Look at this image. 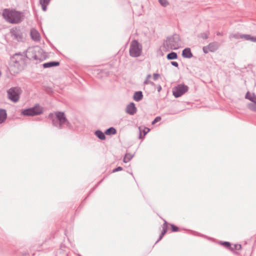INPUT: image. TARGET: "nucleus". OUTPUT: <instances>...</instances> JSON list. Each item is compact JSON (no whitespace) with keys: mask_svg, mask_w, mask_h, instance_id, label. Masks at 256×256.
Returning <instances> with one entry per match:
<instances>
[{"mask_svg":"<svg viewBox=\"0 0 256 256\" xmlns=\"http://www.w3.org/2000/svg\"><path fill=\"white\" fill-rule=\"evenodd\" d=\"M116 133V130L114 127H110L106 130L105 134L106 135H112Z\"/></svg>","mask_w":256,"mask_h":256,"instance_id":"412c9836","label":"nucleus"},{"mask_svg":"<svg viewBox=\"0 0 256 256\" xmlns=\"http://www.w3.org/2000/svg\"><path fill=\"white\" fill-rule=\"evenodd\" d=\"M151 78V74H148L146 78V80L144 82V84H150L152 85H154V83L151 81L148 80V79Z\"/></svg>","mask_w":256,"mask_h":256,"instance_id":"bb28decb","label":"nucleus"},{"mask_svg":"<svg viewBox=\"0 0 256 256\" xmlns=\"http://www.w3.org/2000/svg\"><path fill=\"white\" fill-rule=\"evenodd\" d=\"M162 90V87L160 85L158 86V92H160Z\"/></svg>","mask_w":256,"mask_h":256,"instance_id":"79ce46f5","label":"nucleus"},{"mask_svg":"<svg viewBox=\"0 0 256 256\" xmlns=\"http://www.w3.org/2000/svg\"><path fill=\"white\" fill-rule=\"evenodd\" d=\"M51 0H40V4L42 6L43 11L45 12L47 10V6L50 4Z\"/></svg>","mask_w":256,"mask_h":256,"instance_id":"a211bd4d","label":"nucleus"},{"mask_svg":"<svg viewBox=\"0 0 256 256\" xmlns=\"http://www.w3.org/2000/svg\"><path fill=\"white\" fill-rule=\"evenodd\" d=\"M172 228V230L174 232H178V228L174 226L173 224H170Z\"/></svg>","mask_w":256,"mask_h":256,"instance_id":"473e14b6","label":"nucleus"},{"mask_svg":"<svg viewBox=\"0 0 256 256\" xmlns=\"http://www.w3.org/2000/svg\"><path fill=\"white\" fill-rule=\"evenodd\" d=\"M219 48V44L217 42H212L210 43L208 46H204L202 48L204 54H208L209 52H214Z\"/></svg>","mask_w":256,"mask_h":256,"instance_id":"9d476101","label":"nucleus"},{"mask_svg":"<svg viewBox=\"0 0 256 256\" xmlns=\"http://www.w3.org/2000/svg\"><path fill=\"white\" fill-rule=\"evenodd\" d=\"M217 35L218 36H222V34L220 33V32H217Z\"/></svg>","mask_w":256,"mask_h":256,"instance_id":"37998d69","label":"nucleus"},{"mask_svg":"<svg viewBox=\"0 0 256 256\" xmlns=\"http://www.w3.org/2000/svg\"><path fill=\"white\" fill-rule=\"evenodd\" d=\"M21 93V88L18 86L12 87L7 90L8 99L14 102H16L18 101Z\"/></svg>","mask_w":256,"mask_h":256,"instance_id":"423d86ee","label":"nucleus"},{"mask_svg":"<svg viewBox=\"0 0 256 256\" xmlns=\"http://www.w3.org/2000/svg\"><path fill=\"white\" fill-rule=\"evenodd\" d=\"M105 132L104 133L100 130H97L95 132V135L100 140H104L106 139V136L104 134Z\"/></svg>","mask_w":256,"mask_h":256,"instance_id":"aec40b11","label":"nucleus"},{"mask_svg":"<svg viewBox=\"0 0 256 256\" xmlns=\"http://www.w3.org/2000/svg\"><path fill=\"white\" fill-rule=\"evenodd\" d=\"M158 2L160 3V4L164 7H166L169 4L167 0H158Z\"/></svg>","mask_w":256,"mask_h":256,"instance_id":"7c9ffc66","label":"nucleus"},{"mask_svg":"<svg viewBox=\"0 0 256 256\" xmlns=\"http://www.w3.org/2000/svg\"><path fill=\"white\" fill-rule=\"evenodd\" d=\"M232 37L236 39H238L240 38V35L239 36L238 34H234L232 35Z\"/></svg>","mask_w":256,"mask_h":256,"instance_id":"a19ab883","label":"nucleus"},{"mask_svg":"<svg viewBox=\"0 0 256 256\" xmlns=\"http://www.w3.org/2000/svg\"><path fill=\"white\" fill-rule=\"evenodd\" d=\"M10 34L12 38L18 42L22 41L24 34L20 26H16L10 30Z\"/></svg>","mask_w":256,"mask_h":256,"instance_id":"0eeeda50","label":"nucleus"},{"mask_svg":"<svg viewBox=\"0 0 256 256\" xmlns=\"http://www.w3.org/2000/svg\"><path fill=\"white\" fill-rule=\"evenodd\" d=\"M161 120L160 116H156L154 120L152 122V124H154L160 121Z\"/></svg>","mask_w":256,"mask_h":256,"instance_id":"72a5a7b5","label":"nucleus"},{"mask_svg":"<svg viewBox=\"0 0 256 256\" xmlns=\"http://www.w3.org/2000/svg\"><path fill=\"white\" fill-rule=\"evenodd\" d=\"M56 120H53V126L58 128L59 129L63 128V126L66 124L67 126H70V122L66 119L64 112H56L54 114Z\"/></svg>","mask_w":256,"mask_h":256,"instance_id":"20e7f679","label":"nucleus"},{"mask_svg":"<svg viewBox=\"0 0 256 256\" xmlns=\"http://www.w3.org/2000/svg\"><path fill=\"white\" fill-rule=\"evenodd\" d=\"M138 130H139V138H143L144 136H146V134L149 131L150 129L148 128H145L144 130H143V135H142V130H141V128L140 127H139L138 128Z\"/></svg>","mask_w":256,"mask_h":256,"instance_id":"b1692460","label":"nucleus"},{"mask_svg":"<svg viewBox=\"0 0 256 256\" xmlns=\"http://www.w3.org/2000/svg\"><path fill=\"white\" fill-rule=\"evenodd\" d=\"M142 46L137 40H132L130 44V55L133 58H137L141 55Z\"/></svg>","mask_w":256,"mask_h":256,"instance_id":"39448f33","label":"nucleus"},{"mask_svg":"<svg viewBox=\"0 0 256 256\" xmlns=\"http://www.w3.org/2000/svg\"><path fill=\"white\" fill-rule=\"evenodd\" d=\"M7 118L6 111L4 109H0V124L3 123Z\"/></svg>","mask_w":256,"mask_h":256,"instance_id":"dca6fc26","label":"nucleus"},{"mask_svg":"<svg viewBox=\"0 0 256 256\" xmlns=\"http://www.w3.org/2000/svg\"><path fill=\"white\" fill-rule=\"evenodd\" d=\"M170 63H171V64L174 66L178 67V64L176 62L172 61V62H171Z\"/></svg>","mask_w":256,"mask_h":256,"instance_id":"58836bf2","label":"nucleus"},{"mask_svg":"<svg viewBox=\"0 0 256 256\" xmlns=\"http://www.w3.org/2000/svg\"><path fill=\"white\" fill-rule=\"evenodd\" d=\"M249 100L252 102L254 104H256V96L255 95L253 98H249Z\"/></svg>","mask_w":256,"mask_h":256,"instance_id":"4c0bfd02","label":"nucleus"},{"mask_svg":"<svg viewBox=\"0 0 256 256\" xmlns=\"http://www.w3.org/2000/svg\"><path fill=\"white\" fill-rule=\"evenodd\" d=\"M242 248V246L241 244H235L233 246H231V248H230V250H240Z\"/></svg>","mask_w":256,"mask_h":256,"instance_id":"c756f323","label":"nucleus"},{"mask_svg":"<svg viewBox=\"0 0 256 256\" xmlns=\"http://www.w3.org/2000/svg\"><path fill=\"white\" fill-rule=\"evenodd\" d=\"M164 236V234H162L161 232L160 236H159V238H158V240H156V244L160 240H161L162 239V238H163V236Z\"/></svg>","mask_w":256,"mask_h":256,"instance_id":"ea45409f","label":"nucleus"},{"mask_svg":"<svg viewBox=\"0 0 256 256\" xmlns=\"http://www.w3.org/2000/svg\"><path fill=\"white\" fill-rule=\"evenodd\" d=\"M208 36H209V32H206L201 33L200 34L199 36L200 38H202L203 40H206L208 38Z\"/></svg>","mask_w":256,"mask_h":256,"instance_id":"cd10ccee","label":"nucleus"},{"mask_svg":"<svg viewBox=\"0 0 256 256\" xmlns=\"http://www.w3.org/2000/svg\"><path fill=\"white\" fill-rule=\"evenodd\" d=\"M126 112L130 115H134L137 112V108L134 102H130L126 108Z\"/></svg>","mask_w":256,"mask_h":256,"instance_id":"f8f14e48","label":"nucleus"},{"mask_svg":"<svg viewBox=\"0 0 256 256\" xmlns=\"http://www.w3.org/2000/svg\"><path fill=\"white\" fill-rule=\"evenodd\" d=\"M254 42H256V38Z\"/></svg>","mask_w":256,"mask_h":256,"instance_id":"c03bdc74","label":"nucleus"},{"mask_svg":"<svg viewBox=\"0 0 256 256\" xmlns=\"http://www.w3.org/2000/svg\"><path fill=\"white\" fill-rule=\"evenodd\" d=\"M254 94H250L249 92H248L246 94V98L249 100L250 98H253L254 97Z\"/></svg>","mask_w":256,"mask_h":256,"instance_id":"2f4dec72","label":"nucleus"},{"mask_svg":"<svg viewBox=\"0 0 256 256\" xmlns=\"http://www.w3.org/2000/svg\"><path fill=\"white\" fill-rule=\"evenodd\" d=\"M248 108L251 110L256 112V104L250 103L248 104Z\"/></svg>","mask_w":256,"mask_h":256,"instance_id":"a878e982","label":"nucleus"},{"mask_svg":"<svg viewBox=\"0 0 256 256\" xmlns=\"http://www.w3.org/2000/svg\"><path fill=\"white\" fill-rule=\"evenodd\" d=\"M220 244L221 245L223 246L225 248L230 250L231 248V244L230 242H220Z\"/></svg>","mask_w":256,"mask_h":256,"instance_id":"c85d7f7f","label":"nucleus"},{"mask_svg":"<svg viewBox=\"0 0 256 256\" xmlns=\"http://www.w3.org/2000/svg\"><path fill=\"white\" fill-rule=\"evenodd\" d=\"M182 56L184 58H192L193 55L191 52L190 48H187L184 49L182 52Z\"/></svg>","mask_w":256,"mask_h":256,"instance_id":"4468645a","label":"nucleus"},{"mask_svg":"<svg viewBox=\"0 0 256 256\" xmlns=\"http://www.w3.org/2000/svg\"><path fill=\"white\" fill-rule=\"evenodd\" d=\"M180 38L179 35L174 34L168 36L164 42V47L166 49L177 50L180 47Z\"/></svg>","mask_w":256,"mask_h":256,"instance_id":"7ed1b4c3","label":"nucleus"},{"mask_svg":"<svg viewBox=\"0 0 256 256\" xmlns=\"http://www.w3.org/2000/svg\"><path fill=\"white\" fill-rule=\"evenodd\" d=\"M122 170V168L121 167V166H118V168L114 169L112 170V172H118V171H120Z\"/></svg>","mask_w":256,"mask_h":256,"instance_id":"f704fd0d","label":"nucleus"},{"mask_svg":"<svg viewBox=\"0 0 256 256\" xmlns=\"http://www.w3.org/2000/svg\"><path fill=\"white\" fill-rule=\"evenodd\" d=\"M31 38L36 42H38L40 40V34L38 30L32 28L30 30Z\"/></svg>","mask_w":256,"mask_h":256,"instance_id":"ddd939ff","label":"nucleus"},{"mask_svg":"<svg viewBox=\"0 0 256 256\" xmlns=\"http://www.w3.org/2000/svg\"><path fill=\"white\" fill-rule=\"evenodd\" d=\"M26 56L30 60L42 62L46 59V54L39 46L30 47L26 51Z\"/></svg>","mask_w":256,"mask_h":256,"instance_id":"f03ea898","label":"nucleus"},{"mask_svg":"<svg viewBox=\"0 0 256 256\" xmlns=\"http://www.w3.org/2000/svg\"><path fill=\"white\" fill-rule=\"evenodd\" d=\"M2 16L7 22L12 24H18L22 21L24 16L22 12L15 10L6 8L2 12Z\"/></svg>","mask_w":256,"mask_h":256,"instance_id":"f257e3e1","label":"nucleus"},{"mask_svg":"<svg viewBox=\"0 0 256 256\" xmlns=\"http://www.w3.org/2000/svg\"><path fill=\"white\" fill-rule=\"evenodd\" d=\"M48 118L52 120V123L53 124V120H56V118H54V114L52 113H50L48 115Z\"/></svg>","mask_w":256,"mask_h":256,"instance_id":"e433bc0d","label":"nucleus"},{"mask_svg":"<svg viewBox=\"0 0 256 256\" xmlns=\"http://www.w3.org/2000/svg\"><path fill=\"white\" fill-rule=\"evenodd\" d=\"M60 65V62L56 61H52L46 62L43 64L44 68H49L53 66H56Z\"/></svg>","mask_w":256,"mask_h":256,"instance_id":"2eb2a0df","label":"nucleus"},{"mask_svg":"<svg viewBox=\"0 0 256 256\" xmlns=\"http://www.w3.org/2000/svg\"><path fill=\"white\" fill-rule=\"evenodd\" d=\"M143 98L142 92L141 91H138L134 93L133 98L136 102H139L142 100Z\"/></svg>","mask_w":256,"mask_h":256,"instance_id":"f3484780","label":"nucleus"},{"mask_svg":"<svg viewBox=\"0 0 256 256\" xmlns=\"http://www.w3.org/2000/svg\"><path fill=\"white\" fill-rule=\"evenodd\" d=\"M22 61V56L20 54H16L11 58V62L14 64V67L19 68L20 66V63Z\"/></svg>","mask_w":256,"mask_h":256,"instance_id":"9b49d317","label":"nucleus"},{"mask_svg":"<svg viewBox=\"0 0 256 256\" xmlns=\"http://www.w3.org/2000/svg\"><path fill=\"white\" fill-rule=\"evenodd\" d=\"M160 76V75L158 74H153V79L154 80H156Z\"/></svg>","mask_w":256,"mask_h":256,"instance_id":"c9c22d12","label":"nucleus"},{"mask_svg":"<svg viewBox=\"0 0 256 256\" xmlns=\"http://www.w3.org/2000/svg\"><path fill=\"white\" fill-rule=\"evenodd\" d=\"M164 223L162 226V234L164 235L168 230V223L165 220H164Z\"/></svg>","mask_w":256,"mask_h":256,"instance_id":"393cba45","label":"nucleus"},{"mask_svg":"<svg viewBox=\"0 0 256 256\" xmlns=\"http://www.w3.org/2000/svg\"><path fill=\"white\" fill-rule=\"evenodd\" d=\"M256 37L252 36L250 34H240V38H244L247 40H250L252 42H254Z\"/></svg>","mask_w":256,"mask_h":256,"instance_id":"6ab92c4d","label":"nucleus"},{"mask_svg":"<svg viewBox=\"0 0 256 256\" xmlns=\"http://www.w3.org/2000/svg\"><path fill=\"white\" fill-rule=\"evenodd\" d=\"M188 89V87L184 84L178 85L174 87L172 90V94L176 98H179L186 93Z\"/></svg>","mask_w":256,"mask_h":256,"instance_id":"6e6552de","label":"nucleus"},{"mask_svg":"<svg viewBox=\"0 0 256 256\" xmlns=\"http://www.w3.org/2000/svg\"><path fill=\"white\" fill-rule=\"evenodd\" d=\"M166 58L168 60H176L178 58L177 54L175 52H171L167 54Z\"/></svg>","mask_w":256,"mask_h":256,"instance_id":"4be33fe9","label":"nucleus"},{"mask_svg":"<svg viewBox=\"0 0 256 256\" xmlns=\"http://www.w3.org/2000/svg\"><path fill=\"white\" fill-rule=\"evenodd\" d=\"M42 113V110L39 107H33L32 108L24 110L22 114L26 116H34L40 114Z\"/></svg>","mask_w":256,"mask_h":256,"instance_id":"1a4fd4ad","label":"nucleus"},{"mask_svg":"<svg viewBox=\"0 0 256 256\" xmlns=\"http://www.w3.org/2000/svg\"><path fill=\"white\" fill-rule=\"evenodd\" d=\"M134 154H132L130 153H126L124 158L123 162L124 163H126V162H128L132 158L134 157Z\"/></svg>","mask_w":256,"mask_h":256,"instance_id":"5701e85b","label":"nucleus"}]
</instances>
